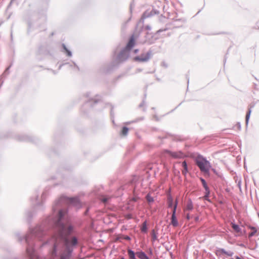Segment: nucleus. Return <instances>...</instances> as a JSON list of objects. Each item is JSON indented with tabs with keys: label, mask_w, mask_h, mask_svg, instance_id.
Segmentation results:
<instances>
[{
	"label": "nucleus",
	"mask_w": 259,
	"mask_h": 259,
	"mask_svg": "<svg viewBox=\"0 0 259 259\" xmlns=\"http://www.w3.org/2000/svg\"><path fill=\"white\" fill-rule=\"evenodd\" d=\"M209 193H210V191H209V189H208L207 191H205V195L203 197L204 199H205L207 201H209V200L208 199V196H209Z\"/></svg>",
	"instance_id": "nucleus-21"
},
{
	"label": "nucleus",
	"mask_w": 259,
	"mask_h": 259,
	"mask_svg": "<svg viewBox=\"0 0 259 259\" xmlns=\"http://www.w3.org/2000/svg\"><path fill=\"white\" fill-rule=\"evenodd\" d=\"M151 235H152V240L153 241H154L156 240H157V235H156L155 232L154 231V230L152 231Z\"/></svg>",
	"instance_id": "nucleus-20"
},
{
	"label": "nucleus",
	"mask_w": 259,
	"mask_h": 259,
	"mask_svg": "<svg viewBox=\"0 0 259 259\" xmlns=\"http://www.w3.org/2000/svg\"><path fill=\"white\" fill-rule=\"evenodd\" d=\"M200 180H201V181L202 182L203 186L204 188L205 191H207V190L209 189V188L207 186V184H206L205 181L203 179H202V178Z\"/></svg>",
	"instance_id": "nucleus-18"
},
{
	"label": "nucleus",
	"mask_w": 259,
	"mask_h": 259,
	"mask_svg": "<svg viewBox=\"0 0 259 259\" xmlns=\"http://www.w3.org/2000/svg\"><path fill=\"white\" fill-rule=\"evenodd\" d=\"M232 227L236 232L241 234V229L238 225L232 223Z\"/></svg>",
	"instance_id": "nucleus-11"
},
{
	"label": "nucleus",
	"mask_w": 259,
	"mask_h": 259,
	"mask_svg": "<svg viewBox=\"0 0 259 259\" xmlns=\"http://www.w3.org/2000/svg\"><path fill=\"white\" fill-rule=\"evenodd\" d=\"M236 259H243V258H241V257H240L239 256H236Z\"/></svg>",
	"instance_id": "nucleus-28"
},
{
	"label": "nucleus",
	"mask_w": 259,
	"mask_h": 259,
	"mask_svg": "<svg viewBox=\"0 0 259 259\" xmlns=\"http://www.w3.org/2000/svg\"><path fill=\"white\" fill-rule=\"evenodd\" d=\"M198 219H199L198 217H196L195 218V221H197L198 220Z\"/></svg>",
	"instance_id": "nucleus-29"
},
{
	"label": "nucleus",
	"mask_w": 259,
	"mask_h": 259,
	"mask_svg": "<svg viewBox=\"0 0 259 259\" xmlns=\"http://www.w3.org/2000/svg\"><path fill=\"white\" fill-rule=\"evenodd\" d=\"M120 259H124L123 257L121 258Z\"/></svg>",
	"instance_id": "nucleus-30"
},
{
	"label": "nucleus",
	"mask_w": 259,
	"mask_h": 259,
	"mask_svg": "<svg viewBox=\"0 0 259 259\" xmlns=\"http://www.w3.org/2000/svg\"><path fill=\"white\" fill-rule=\"evenodd\" d=\"M146 198H147V200L149 202H151L153 201V198L152 197H151L150 196H149V195H148L146 196Z\"/></svg>",
	"instance_id": "nucleus-23"
},
{
	"label": "nucleus",
	"mask_w": 259,
	"mask_h": 259,
	"mask_svg": "<svg viewBox=\"0 0 259 259\" xmlns=\"http://www.w3.org/2000/svg\"><path fill=\"white\" fill-rule=\"evenodd\" d=\"M65 211L64 210H61L59 212V221L61 220V218L64 215Z\"/></svg>",
	"instance_id": "nucleus-22"
},
{
	"label": "nucleus",
	"mask_w": 259,
	"mask_h": 259,
	"mask_svg": "<svg viewBox=\"0 0 259 259\" xmlns=\"http://www.w3.org/2000/svg\"><path fill=\"white\" fill-rule=\"evenodd\" d=\"M134 45H135V37L133 35L131 37L130 40L126 46V49H128V50H130L132 47H134Z\"/></svg>",
	"instance_id": "nucleus-5"
},
{
	"label": "nucleus",
	"mask_w": 259,
	"mask_h": 259,
	"mask_svg": "<svg viewBox=\"0 0 259 259\" xmlns=\"http://www.w3.org/2000/svg\"><path fill=\"white\" fill-rule=\"evenodd\" d=\"M128 132V129L126 127H123L121 131V135L123 136H126Z\"/></svg>",
	"instance_id": "nucleus-16"
},
{
	"label": "nucleus",
	"mask_w": 259,
	"mask_h": 259,
	"mask_svg": "<svg viewBox=\"0 0 259 259\" xmlns=\"http://www.w3.org/2000/svg\"><path fill=\"white\" fill-rule=\"evenodd\" d=\"M251 109L249 108L248 109V111L247 112V113H246V123L247 124L248 122V121H249V117H250V113H251Z\"/></svg>",
	"instance_id": "nucleus-17"
},
{
	"label": "nucleus",
	"mask_w": 259,
	"mask_h": 259,
	"mask_svg": "<svg viewBox=\"0 0 259 259\" xmlns=\"http://www.w3.org/2000/svg\"><path fill=\"white\" fill-rule=\"evenodd\" d=\"M27 252L30 256V259H37V257L34 254L33 249L32 248H27Z\"/></svg>",
	"instance_id": "nucleus-6"
},
{
	"label": "nucleus",
	"mask_w": 259,
	"mask_h": 259,
	"mask_svg": "<svg viewBox=\"0 0 259 259\" xmlns=\"http://www.w3.org/2000/svg\"><path fill=\"white\" fill-rule=\"evenodd\" d=\"M258 218H259V213L258 214Z\"/></svg>",
	"instance_id": "nucleus-31"
},
{
	"label": "nucleus",
	"mask_w": 259,
	"mask_h": 259,
	"mask_svg": "<svg viewBox=\"0 0 259 259\" xmlns=\"http://www.w3.org/2000/svg\"><path fill=\"white\" fill-rule=\"evenodd\" d=\"M57 226L59 232L57 236L55 237L56 239L62 240L64 242L67 252V254H62L61 256L60 259H68L69 254L73 250V247L77 243V240L75 237H73L71 240H68L66 238V236L69 234L72 230V227L71 226L67 227L64 225H61L59 222L57 223Z\"/></svg>",
	"instance_id": "nucleus-1"
},
{
	"label": "nucleus",
	"mask_w": 259,
	"mask_h": 259,
	"mask_svg": "<svg viewBox=\"0 0 259 259\" xmlns=\"http://www.w3.org/2000/svg\"><path fill=\"white\" fill-rule=\"evenodd\" d=\"M127 252L130 259H136L135 253L133 250L128 249Z\"/></svg>",
	"instance_id": "nucleus-13"
},
{
	"label": "nucleus",
	"mask_w": 259,
	"mask_h": 259,
	"mask_svg": "<svg viewBox=\"0 0 259 259\" xmlns=\"http://www.w3.org/2000/svg\"><path fill=\"white\" fill-rule=\"evenodd\" d=\"M141 229L142 232H146L147 231V225H146V222L143 223Z\"/></svg>",
	"instance_id": "nucleus-19"
},
{
	"label": "nucleus",
	"mask_w": 259,
	"mask_h": 259,
	"mask_svg": "<svg viewBox=\"0 0 259 259\" xmlns=\"http://www.w3.org/2000/svg\"><path fill=\"white\" fill-rule=\"evenodd\" d=\"M193 205L192 202L191 201H189L187 203V206L186 207V209L190 210H192L193 209Z\"/></svg>",
	"instance_id": "nucleus-15"
},
{
	"label": "nucleus",
	"mask_w": 259,
	"mask_h": 259,
	"mask_svg": "<svg viewBox=\"0 0 259 259\" xmlns=\"http://www.w3.org/2000/svg\"><path fill=\"white\" fill-rule=\"evenodd\" d=\"M178 204V199H177L175 201L174 207H172V215H174V214L176 215Z\"/></svg>",
	"instance_id": "nucleus-12"
},
{
	"label": "nucleus",
	"mask_w": 259,
	"mask_h": 259,
	"mask_svg": "<svg viewBox=\"0 0 259 259\" xmlns=\"http://www.w3.org/2000/svg\"><path fill=\"white\" fill-rule=\"evenodd\" d=\"M64 48L65 50L66 51V52H67V53L68 54V55L69 56H71V52H69L68 50H67L65 46L64 47Z\"/></svg>",
	"instance_id": "nucleus-25"
},
{
	"label": "nucleus",
	"mask_w": 259,
	"mask_h": 259,
	"mask_svg": "<svg viewBox=\"0 0 259 259\" xmlns=\"http://www.w3.org/2000/svg\"><path fill=\"white\" fill-rule=\"evenodd\" d=\"M137 256L141 259H149L146 254L142 251L138 252L136 253Z\"/></svg>",
	"instance_id": "nucleus-10"
},
{
	"label": "nucleus",
	"mask_w": 259,
	"mask_h": 259,
	"mask_svg": "<svg viewBox=\"0 0 259 259\" xmlns=\"http://www.w3.org/2000/svg\"><path fill=\"white\" fill-rule=\"evenodd\" d=\"M107 201V198H104L102 199L103 202H106Z\"/></svg>",
	"instance_id": "nucleus-26"
},
{
	"label": "nucleus",
	"mask_w": 259,
	"mask_h": 259,
	"mask_svg": "<svg viewBox=\"0 0 259 259\" xmlns=\"http://www.w3.org/2000/svg\"><path fill=\"white\" fill-rule=\"evenodd\" d=\"M250 228L252 230V232L249 233V237H251L255 235L257 230L256 228H255V227H251Z\"/></svg>",
	"instance_id": "nucleus-14"
},
{
	"label": "nucleus",
	"mask_w": 259,
	"mask_h": 259,
	"mask_svg": "<svg viewBox=\"0 0 259 259\" xmlns=\"http://www.w3.org/2000/svg\"><path fill=\"white\" fill-rule=\"evenodd\" d=\"M195 162L201 171L208 173L211 167L210 163L208 161L202 156H199L196 157Z\"/></svg>",
	"instance_id": "nucleus-2"
},
{
	"label": "nucleus",
	"mask_w": 259,
	"mask_h": 259,
	"mask_svg": "<svg viewBox=\"0 0 259 259\" xmlns=\"http://www.w3.org/2000/svg\"><path fill=\"white\" fill-rule=\"evenodd\" d=\"M170 224L175 227L178 226L179 223L176 215H171Z\"/></svg>",
	"instance_id": "nucleus-7"
},
{
	"label": "nucleus",
	"mask_w": 259,
	"mask_h": 259,
	"mask_svg": "<svg viewBox=\"0 0 259 259\" xmlns=\"http://www.w3.org/2000/svg\"><path fill=\"white\" fill-rule=\"evenodd\" d=\"M77 199H76V198H71V199H70V202L71 203H74L75 202H77Z\"/></svg>",
	"instance_id": "nucleus-24"
},
{
	"label": "nucleus",
	"mask_w": 259,
	"mask_h": 259,
	"mask_svg": "<svg viewBox=\"0 0 259 259\" xmlns=\"http://www.w3.org/2000/svg\"><path fill=\"white\" fill-rule=\"evenodd\" d=\"M182 165L183 167V169L182 170V172L183 175H184V176H186L188 171L187 164L186 162L185 161H183L182 162Z\"/></svg>",
	"instance_id": "nucleus-9"
},
{
	"label": "nucleus",
	"mask_w": 259,
	"mask_h": 259,
	"mask_svg": "<svg viewBox=\"0 0 259 259\" xmlns=\"http://www.w3.org/2000/svg\"><path fill=\"white\" fill-rule=\"evenodd\" d=\"M167 205L169 208L173 207L174 203L172 197L171 195H168L167 197Z\"/></svg>",
	"instance_id": "nucleus-8"
},
{
	"label": "nucleus",
	"mask_w": 259,
	"mask_h": 259,
	"mask_svg": "<svg viewBox=\"0 0 259 259\" xmlns=\"http://www.w3.org/2000/svg\"><path fill=\"white\" fill-rule=\"evenodd\" d=\"M166 153L174 158H183L186 156L185 154L181 151L172 152L166 151Z\"/></svg>",
	"instance_id": "nucleus-3"
},
{
	"label": "nucleus",
	"mask_w": 259,
	"mask_h": 259,
	"mask_svg": "<svg viewBox=\"0 0 259 259\" xmlns=\"http://www.w3.org/2000/svg\"><path fill=\"white\" fill-rule=\"evenodd\" d=\"M187 219L188 220H189V219H190V215H189V214H188L187 215Z\"/></svg>",
	"instance_id": "nucleus-27"
},
{
	"label": "nucleus",
	"mask_w": 259,
	"mask_h": 259,
	"mask_svg": "<svg viewBox=\"0 0 259 259\" xmlns=\"http://www.w3.org/2000/svg\"><path fill=\"white\" fill-rule=\"evenodd\" d=\"M150 53L147 52L145 54H142L141 56L135 57V60L140 62H145L150 59Z\"/></svg>",
	"instance_id": "nucleus-4"
}]
</instances>
